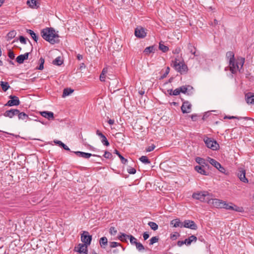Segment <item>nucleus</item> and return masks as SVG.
Returning a JSON list of instances; mask_svg holds the SVG:
<instances>
[{
    "label": "nucleus",
    "mask_w": 254,
    "mask_h": 254,
    "mask_svg": "<svg viewBox=\"0 0 254 254\" xmlns=\"http://www.w3.org/2000/svg\"><path fill=\"white\" fill-rule=\"evenodd\" d=\"M42 37L51 44L60 42L59 36L52 27L46 28L41 30Z\"/></svg>",
    "instance_id": "nucleus-1"
},
{
    "label": "nucleus",
    "mask_w": 254,
    "mask_h": 254,
    "mask_svg": "<svg viewBox=\"0 0 254 254\" xmlns=\"http://www.w3.org/2000/svg\"><path fill=\"white\" fill-rule=\"evenodd\" d=\"M245 63V59L242 57L238 58L229 63V68L232 74H236L238 71H241Z\"/></svg>",
    "instance_id": "nucleus-2"
},
{
    "label": "nucleus",
    "mask_w": 254,
    "mask_h": 254,
    "mask_svg": "<svg viewBox=\"0 0 254 254\" xmlns=\"http://www.w3.org/2000/svg\"><path fill=\"white\" fill-rule=\"evenodd\" d=\"M171 65L181 74L186 73L188 71L187 65L184 62H178V60L176 58L172 61Z\"/></svg>",
    "instance_id": "nucleus-3"
},
{
    "label": "nucleus",
    "mask_w": 254,
    "mask_h": 254,
    "mask_svg": "<svg viewBox=\"0 0 254 254\" xmlns=\"http://www.w3.org/2000/svg\"><path fill=\"white\" fill-rule=\"evenodd\" d=\"M203 141L206 146L213 150H217L219 148V145L213 138L204 136Z\"/></svg>",
    "instance_id": "nucleus-4"
},
{
    "label": "nucleus",
    "mask_w": 254,
    "mask_h": 254,
    "mask_svg": "<svg viewBox=\"0 0 254 254\" xmlns=\"http://www.w3.org/2000/svg\"><path fill=\"white\" fill-rule=\"evenodd\" d=\"M211 196L212 195L210 194L208 191H203L197 193H193L192 196L195 199L199 200L201 201L207 202L208 199H209L210 196Z\"/></svg>",
    "instance_id": "nucleus-5"
},
{
    "label": "nucleus",
    "mask_w": 254,
    "mask_h": 254,
    "mask_svg": "<svg viewBox=\"0 0 254 254\" xmlns=\"http://www.w3.org/2000/svg\"><path fill=\"white\" fill-rule=\"evenodd\" d=\"M222 208H225L227 210H234L236 212H242L244 211V209L242 207H238L234 205L232 203H227L226 201H224L222 205Z\"/></svg>",
    "instance_id": "nucleus-6"
},
{
    "label": "nucleus",
    "mask_w": 254,
    "mask_h": 254,
    "mask_svg": "<svg viewBox=\"0 0 254 254\" xmlns=\"http://www.w3.org/2000/svg\"><path fill=\"white\" fill-rule=\"evenodd\" d=\"M81 240L84 244L88 246L92 241V236L89 235L88 232L83 231L81 235Z\"/></svg>",
    "instance_id": "nucleus-7"
},
{
    "label": "nucleus",
    "mask_w": 254,
    "mask_h": 254,
    "mask_svg": "<svg viewBox=\"0 0 254 254\" xmlns=\"http://www.w3.org/2000/svg\"><path fill=\"white\" fill-rule=\"evenodd\" d=\"M9 98L10 100H8L5 104V106L9 107L13 106H18L20 104V102L18 97L14 95H10Z\"/></svg>",
    "instance_id": "nucleus-8"
},
{
    "label": "nucleus",
    "mask_w": 254,
    "mask_h": 254,
    "mask_svg": "<svg viewBox=\"0 0 254 254\" xmlns=\"http://www.w3.org/2000/svg\"><path fill=\"white\" fill-rule=\"evenodd\" d=\"M223 201L222 200L217 199V198H211L209 197V199L207 200V203L210 204H212L214 207L216 208H222V205L223 203Z\"/></svg>",
    "instance_id": "nucleus-9"
},
{
    "label": "nucleus",
    "mask_w": 254,
    "mask_h": 254,
    "mask_svg": "<svg viewBox=\"0 0 254 254\" xmlns=\"http://www.w3.org/2000/svg\"><path fill=\"white\" fill-rule=\"evenodd\" d=\"M183 227L189 228L191 230H196L197 229V226L192 220H186L183 222Z\"/></svg>",
    "instance_id": "nucleus-10"
},
{
    "label": "nucleus",
    "mask_w": 254,
    "mask_h": 254,
    "mask_svg": "<svg viewBox=\"0 0 254 254\" xmlns=\"http://www.w3.org/2000/svg\"><path fill=\"white\" fill-rule=\"evenodd\" d=\"M135 36L139 38H144L146 36V33L144 28L142 27H137L134 32Z\"/></svg>",
    "instance_id": "nucleus-11"
},
{
    "label": "nucleus",
    "mask_w": 254,
    "mask_h": 254,
    "mask_svg": "<svg viewBox=\"0 0 254 254\" xmlns=\"http://www.w3.org/2000/svg\"><path fill=\"white\" fill-rule=\"evenodd\" d=\"M191 104L188 101H183L181 106L182 112L185 113H189L191 111Z\"/></svg>",
    "instance_id": "nucleus-12"
},
{
    "label": "nucleus",
    "mask_w": 254,
    "mask_h": 254,
    "mask_svg": "<svg viewBox=\"0 0 254 254\" xmlns=\"http://www.w3.org/2000/svg\"><path fill=\"white\" fill-rule=\"evenodd\" d=\"M74 251L80 254L83 253L87 254V245L84 244H79L77 247L74 248Z\"/></svg>",
    "instance_id": "nucleus-13"
},
{
    "label": "nucleus",
    "mask_w": 254,
    "mask_h": 254,
    "mask_svg": "<svg viewBox=\"0 0 254 254\" xmlns=\"http://www.w3.org/2000/svg\"><path fill=\"white\" fill-rule=\"evenodd\" d=\"M18 113H19V110L18 109H11L9 110L6 111L3 113V116L5 117L12 118L15 116H17V114Z\"/></svg>",
    "instance_id": "nucleus-14"
},
{
    "label": "nucleus",
    "mask_w": 254,
    "mask_h": 254,
    "mask_svg": "<svg viewBox=\"0 0 254 254\" xmlns=\"http://www.w3.org/2000/svg\"><path fill=\"white\" fill-rule=\"evenodd\" d=\"M237 176L242 182L248 183V180L246 177V171L244 169H240L237 173Z\"/></svg>",
    "instance_id": "nucleus-15"
},
{
    "label": "nucleus",
    "mask_w": 254,
    "mask_h": 254,
    "mask_svg": "<svg viewBox=\"0 0 254 254\" xmlns=\"http://www.w3.org/2000/svg\"><path fill=\"white\" fill-rule=\"evenodd\" d=\"M245 99L248 104L254 105V93L248 92L246 94Z\"/></svg>",
    "instance_id": "nucleus-16"
},
{
    "label": "nucleus",
    "mask_w": 254,
    "mask_h": 254,
    "mask_svg": "<svg viewBox=\"0 0 254 254\" xmlns=\"http://www.w3.org/2000/svg\"><path fill=\"white\" fill-rule=\"evenodd\" d=\"M188 50L191 54L194 55V56L197 57L199 56V53L197 52L195 47L191 43L188 44Z\"/></svg>",
    "instance_id": "nucleus-17"
},
{
    "label": "nucleus",
    "mask_w": 254,
    "mask_h": 254,
    "mask_svg": "<svg viewBox=\"0 0 254 254\" xmlns=\"http://www.w3.org/2000/svg\"><path fill=\"white\" fill-rule=\"evenodd\" d=\"M29 54L30 53L27 52L23 55L18 56L16 59V62L19 64H23L24 60L28 59Z\"/></svg>",
    "instance_id": "nucleus-18"
},
{
    "label": "nucleus",
    "mask_w": 254,
    "mask_h": 254,
    "mask_svg": "<svg viewBox=\"0 0 254 254\" xmlns=\"http://www.w3.org/2000/svg\"><path fill=\"white\" fill-rule=\"evenodd\" d=\"M40 114L42 117L47 118L49 120L53 119L54 118V113L52 112L43 111L40 112Z\"/></svg>",
    "instance_id": "nucleus-19"
},
{
    "label": "nucleus",
    "mask_w": 254,
    "mask_h": 254,
    "mask_svg": "<svg viewBox=\"0 0 254 254\" xmlns=\"http://www.w3.org/2000/svg\"><path fill=\"white\" fill-rule=\"evenodd\" d=\"M171 225L174 227H183V223H182L179 218L175 219L170 222Z\"/></svg>",
    "instance_id": "nucleus-20"
},
{
    "label": "nucleus",
    "mask_w": 254,
    "mask_h": 254,
    "mask_svg": "<svg viewBox=\"0 0 254 254\" xmlns=\"http://www.w3.org/2000/svg\"><path fill=\"white\" fill-rule=\"evenodd\" d=\"M204 167L196 166L194 169L198 173L205 176H207L209 173L204 170Z\"/></svg>",
    "instance_id": "nucleus-21"
},
{
    "label": "nucleus",
    "mask_w": 254,
    "mask_h": 254,
    "mask_svg": "<svg viewBox=\"0 0 254 254\" xmlns=\"http://www.w3.org/2000/svg\"><path fill=\"white\" fill-rule=\"evenodd\" d=\"M37 0H28L27 3L32 8H37L39 6Z\"/></svg>",
    "instance_id": "nucleus-22"
},
{
    "label": "nucleus",
    "mask_w": 254,
    "mask_h": 254,
    "mask_svg": "<svg viewBox=\"0 0 254 254\" xmlns=\"http://www.w3.org/2000/svg\"><path fill=\"white\" fill-rule=\"evenodd\" d=\"M195 161L200 165L199 166L202 167H209V165L206 162V160L203 158L200 157H196L195 158Z\"/></svg>",
    "instance_id": "nucleus-23"
},
{
    "label": "nucleus",
    "mask_w": 254,
    "mask_h": 254,
    "mask_svg": "<svg viewBox=\"0 0 254 254\" xmlns=\"http://www.w3.org/2000/svg\"><path fill=\"white\" fill-rule=\"evenodd\" d=\"M19 120H31V119L29 117L28 115H27L24 112H20L19 111V113L17 114Z\"/></svg>",
    "instance_id": "nucleus-24"
},
{
    "label": "nucleus",
    "mask_w": 254,
    "mask_h": 254,
    "mask_svg": "<svg viewBox=\"0 0 254 254\" xmlns=\"http://www.w3.org/2000/svg\"><path fill=\"white\" fill-rule=\"evenodd\" d=\"M197 240V238L194 235H191L189 237L188 239L185 240V244L187 246H189L193 242H195Z\"/></svg>",
    "instance_id": "nucleus-25"
},
{
    "label": "nucleus",
    "mask_w": 254,
    "mask_h": 254,
    "mask_svg": "<svg viewBox=\"0 0 254 254\" xmlns=\"http://www.w3.org/2000/svg\"><path fill=\"white\" fill-rule=\"evenodd\" d=\"M206 161L209 162L210 164H211L212 166H213L214 167L218 168V166L220 164V163L217 162L215 159L211 158L209 157H208L206 159Z\"/></svg>",
    "instance_id": "nucleus-26"
},
{
    "label": "nucleus",
    "mask_w": 254,
    "mask_h": 254,
    "mask_svg": "<svg viewBox=\"0 0 254 254\" xmlns=\"http://www.w3.org/2000/svg\"><path fill=\"white\" fill-rule=\"evenodd\" d=\"M234 53L232 51H229L226 53V58L227 60H228L229 63L230 62V61H234L235 59L234 57Z\"/></svg>",
    "instance_id": "nucleus-27"
},
{
    "label": "nucleus",
    "mask_w": 254,
    "mask_h": 254,
    "mask_svg": "<svg viewBox=\"0 0 254 254\" xmlns=\"http://www.w3.org/2000/svg\"><path fill=\"white\" fill-rule=\"evenodd\" d=\"M99 243L102 248H105L108 244V240L106 237H103L100 238Z\"/></svg>",
    "instance_id": "nucleus-28"
},
{
    "label": "nucleus",
    "mask_w": 254,
    "mask_h": 254,
    "mask_svg": "<svg viewBox=\"0 0 254 254\" xmlns=\"http://www.w3.org/2000/svg\"><path fill=\"white\" fill-rule=\"evenodd\" d=\"M155 52V47L153 46H149L146 47L144 50V53H145L146 55H148L149 54L151 53H154Z\"/></svg>",
    "instance_id": "nucleus-29"
},
{
    "label": "nucleus",
    "mask_w": 254,
    "mask_h": 254,
    "mask_svg": "<svg viewBox=\"0 0 254 254\" xmlns=\"http://www.w3.org/2000/svg\"><path fill=\"white\" fill-rule=\"evenodd\" d=\"M114 153L116 154L119 156L123 164H126L127 163V160L125 158L117 149L115 150Z\"/></svg>",
    "instance_id": "nucleus-30"
},
{
    "label": "nucleus",
    "mask_w": 254,
    "mask_h": 254,
    "mask_svg": "<svg viewBox=\"0 0 254 254\" xmlns=\"http://www.w3.org/2000/svg\"><path fill=\"white\" fill-rule=\"evenodd\" d=\"M26 32L27 33H28V34H29L32 38L36 42H37V41H38V36L34 33V32L32 30H30V29H27L26 30Z\"/></svg>",
    "instance_id": "nucleus-31"
},
{
    "label": "nucleus",
    "mask_w": 254,
    "mask_h": 254,
    "mask_svg": "<svg viewBox=\"0 0 254 254\" xmlns=\"http://www.w3.org/2000/svg\"><path fill=\"white\" fill-rule=\"evenodd\" d=\"M74 91V90L70 88H66L64 89L63 93V97H65L66 96H67L71 94Z\"/></svg>",
    "instance_id": "nucleus-32"
},
{
    "label": "nucleus",
    "mask_w": 254,
    "mask_h": 254,
    "mask_svg": "<svg viewBox=\"0 0 254 254\" xmlns=\"http://www.w3.org/2000/svg\"><path fill=\"white\" fill-rule=\"evenodd\" d=\"M120 234L121 235L118 236V239L123 242H127V239L128 237V235L123 233H120Z\"/></svg>",
    "instance_id": "nucleus-33"
},
{
    "label": "nucleus",
    "mask_w": 254,
    "mask_h": 254,
    "mask_svg": "<svg viewBox=\"0 0 254 254\" xmlns=\"http://www.w3.org/2000/svg\"><path fill=\"white\" fill-rule=\"evenodd\" d=\"M167 91L169 93V95H170L177 96V95H178L179 94H180V90H179V88H176V89H175L174 90L172 89H169L167 90Z\"/></svg>",
    "instance_id": "nucleus-34"
},
{
    "label": "nucleus",
    "mask_w": 254,
    "mask_h": 254,
    "mask_svg": "<svg viewBox=\"0 0 254 254\" xmlns=\"http://www.w3.org/2000/svg\"><path fill=\"white\" fill-rule=\"evenodd\" d=\"M189 88H190L191 89L192 88V87L191 86H190V85L182 86L180 87L179 88L180 93H183L186 94V93H187V91L189 90Z\"/></svg>",
    "instance_id": "nucleus-35"
},
{
    "label": "nucleus",
    "mask_w": 254,
    "mask_h": 254,
    "mask_svg": "<svg viewBox=\"0 0 254 254\" xmlns=\"http://www.w3.org/2000/svg\"><path fill=\"white\" fill-rule=\"evenodd\" d=\"M0 85L2 89L4 91H6L10 87L8 83L7 82L0 81Z\"/></svg>",
    "instance_id": "nucleus-36"
},
{
    "label": "nucleus",
    "mask_w": 254,
    "mask_h": 254,
    "mask_svg": "<svg viewBox=\"0 0 254 254\" xmlns=\"http://www.w3.org/2000/svg\"><path fill=\"white\" fill-rule=\"evenodd\" d=\"M92 156L99 157H100L99 155H98L92 154L89 153H86V152H82L80 157H82V158H83L85 159H88Z\"/></svg>",
    "instance_id": "nucleus-37"
},
{
    "label": "nucleus",
    "mask_w": 254,
    "mask_h": 254,
    "mask_svg": "<svg viewBox=\"0 0 254 254\" xmlns=\"http://www.w3.org/2000/svg\"><path fill=\"white\" fill-rule=\"evenodd\" d=\"M16 32L15 30L10 31L8 33L6 36L7 40H10L16 36Z\"/></svg>",
    "instance_id": "nucleus-38"
},
{
    "label": "nucleus",
    "mask_w": 254,
    "mask_h": 254,
    "mask_svg": "<svg viewBox=\"0 0 254 254\" xmlns=\"http://www.w3.org/2000/svg\"><path fill=\"white\" fill-rule=\"evenodd\" d=\"M139 160L145 164H150L151 162L146 156H142L139 158Z\"/></svg>",
    "instance_id": "nucleus-39"
},
{
    "label": "nucleus",
    "mask_w": 254,
    "mask_h": 254,
    "mask_svg": "<svg viewBox=\"0 0 254 254\" xmlns=\"http://www.w3.org/2000/svg\"><path fill=\"white\" fill-rule=\"evenodd\" d=\"M63 61L61 60V58L60 57H58L57 58H56L53 61V64L55 65H61L63 64Z\"/></svg>",
    "instance_id": "nucleus-40"
},
{
    "label": "nucleus",
    "mask_w": 254,
    "mask_h": 254,
    "mask_svg": "<svg viewBox=\"0 0 254 254\" xmlns=\"http://www.w3.org/2000/svg\"><path fill=\"white\" fill-rule=\"evenodd\" d=\"M224 119H238V120H241L242 119H244L246 120H250V118H248V117H236V116H225L224 118Z\"/></svg>",
    "instance_id": "nucleus-41"
},
{
    "label": "nucleus",
    "mask_w": 254,
    "mask_h": 254,
    "mask_svg": "<svg viewBox=\"0 0 254 254\" xmlns=\"http://www.w3.org/2000/svg\"><path fill=\"white\" fill-rule=\"evenodd\" d=\"M159 49L164 53L167 52L169 50V48L161 42L159 43Z\"/></svg>",
    "instance_id": "nucleus-42"
},
{
    "label": "nucleus",
    "mask_w": 254,
    "mask_h": 254,
    "mask_svg": "<svg viewBox=\"0 0 254 254\" xmlns=\"http://www.w3.org/2000/svg\"><path fill=\"white\" fill-rule=\"evenodd\" d=\"M39 63H40V65L38 67H36V69H38V70H43L44 68V64L45 63L44 59L42 57H41L39 59Z\"/></svg>",
    "instance_id": "nucleus-43"
},
{
    "label": "nucleus",
    "mask_w": 254,
    "mask_h": 254,
    "mask_svg": "<svg viewBox=\"0 0 254 254\" xmlns=\"http://www.w3.org/2000/svg\"><path fill=\"white\" fill-rule=\"evenodd\" d=\"M148 225L154 231L157 230L158 228V225L154 222H149Z\"/></svg>",
    "instance_id": "nucleus-44"
},
{
    "label": "nucleus",
    "mask_w": 254,
    "mask_h": 254,
    "mask_svg": "<svg viewBox=\"0 0 254 254\" xmlns=\"http://www.w3.org/2000/svg\"><path fill=\"white\" fill-rule=\"evenodd\" d=\"M127 238L129 239L130 243L131 245H136L137 242V239L135 237L131 235H128V237Z\"/></svg>",
    "instance_id": "nucleus-45"
},
{
    "label": "nucleus",
    "mask_w": 254,
    "mask_h": 254,
    "mask_svg": "<svg viewBox=\"0 0 254 254\" xmlns=\"http://www.w3.org/2000/svg\"><path fill=\"white\" fill-rule=\"evenodd\" d=\"M101 141L103 145L108 146L110 145V143L107 140L106 137L104 135L101 138Z\"/></svg>",
    "instance_id": "nucleus-46"
},
{
    "label": "nucleus",
    "mask_w": 254,
    "mask_h": 254,
    "mask_svg": "<svg viewBox=\"0 0 254 254\" xmlns=\"http://www.w3.org/2000/svg\"><path fill=\"white\" fill-rule=\"evenodd\" d=\"M158 240H159V238L158 237H156V236L153 237L149 240V241H150L149 245H152L154 244V243L157 242L158 241Z\"/></svg>",
    "instance_id": "nucleus-47"
},
{
    "label": "nucleus",
    "mask_w": 254,
    "mask_h": 254,
    "mask_svg": "<svg viewBox=\"0 0 254 254\" xmlns=\"http://www.w3.org/2000/svg\"><path fill=\"white\" fill-rule=\"evenodd\" d=\"M136 249L139 251H141L144 250V247L142 244L139 242H137L135 245Z\"/></svg>",
    "instance_id": "nucleus-48"
},
{
    "label": "nucleus",
    "mask_w": 254,
    "mask_h": 254,
    "mask_svg": "<svg viewBox=\"0 0 254 254\" xmlns=\"http://www.w3.org/2000/svg\"><path fill=\"white\" fill-rule=\"evenodd\" d=\"M103 156L106 159H112L113 155L110 152L106 151Z\"/></svg>",
    "instance_id": "nucleus-49"
},
{
    "label": "nucleus",
    "mask_w": 254,
    "mask_h": 254,
    "mask_svg": "<svg viewBox=\"0 0 254 254\" xmlns=\"http://www.w3.org/2000/svg\"><path fill=\"white\" fill-rule=\"evenodd\" d=\"M170 71V68L169 67H167L166 69V71L164 72V73L160 77V79H162L166 77L167 75L168 74Z\"/></svg>",
    "instance_id": "nucleus-50"
},
{
    "label": "nucleus",
    "mask_w": 254,
    "mask_h": 254,
    "mask_svg": "<svg viewBox=\"0 0 254 254\" xmlns=\"http://www.w3.org/2000/svg\"><path fill=\"white\" fill-rule=\"evenodd\" d=\"M155 148V145L154 144H152L150 146H148L147 148H146V152H151L153 151L154 148Z\"/></svg>",
    "instance_id": "nucleus-51"
},
{
    "label": "nucleus",
    "mask_w": 254,
    "mask_h": 254,
    "mask_svg": "<svg viewBox=\"0 0 254 254\" xmlns=\"http://www.w3.org/2000/svg\"><path fill=\"white\" fill-rule=\"evenodd\" d=\"M110 247L111 248H116L118 246H121V245L120 243H118L116 242H112L110 243Z\"/></svg>",
    "instance_id": "nucleus-52"
},
{
    "label": "nucleus",
    "mask_w": 254,
    "mask_h": 254,
    "mask_svg": "<svg viewBox=\"0 0 254 254\" xmlns=\"http://www.w3.org/2000/svg\"><path fill=\"white\" fill-rule=\"evenodd\" d=\"M216 169H217L221 173L225 174V169L223 166H222L220 164L218 166V168H216Z\"/></svg>",
    "instance_id": "nucleus-53"
},
{
    "label": "nucleus",
    "mask_w": 254,
    "mask_h": 254,
    "mask_svg": "<svg viewBox=\"0 0 254 254\" xmlns=\"http://www.w3.org/2000/svg\"><path fill=\"white\" fill-rule=\"evenodd\" d=\"M117 233V231L114 227H111L110 228V233L111 235H115Z\"/></svg>",
    "instance_id": "nucleus-54"
},
{
    "label": "nucleus",
    "mask_w": 254,
    "mask_h": 254,
    "mask_svg": "<svg viewBox=\"0 0 254 254\" xmlns=\"http://www.w3.org/2000/svg\"><path fill=\"white\" fill-rule=\"evenodd\" d=\"M127 172L130 174H134L136 173V170L132 167L127 169Z\"/></svg>",
    "instance_id": "nucleus-55"
},
{
    "label": "nucleus",
    "mask_w": 254,
    "mask_h": 254,
    "mask_svg": "<svg viewBox=\"0 0 254 254\" xmlns=\"http://www.w3.org/2000/svg\"><path fill=\"white\" fill-rule=\"evenodd\" d=\"M8 56L9 58L12 60L14 59L15 58V55H14V53L12 51H10V50L8 52Z\"/></svg>",
    "instance_id": "nucleus-56"
},
{
    "label": "nucleus",
    "mask_w": 254,
    "mask_h": 254,
    "mask_svg": "<svg viewBox=\"0 0 254 254\" xmlns=\"http://www.w3.org/2000/svg\"><path fill=\"white\" fill-rule=\"evenodd\" d=\"M19 41L20 42L23 44H25L26 43V39L22 36H20L19 37Z\"/></svg>",
    "instance_id": "nucleus-57"
},
{
    "label": "nucleus",
    "mask_w": 254,
    "mask_h": 254,
    "mask_svg": "<svg viewBox=\"0 0 254 254\" xmlns=\"http://www.w3.org/2000/svg\"><path fill=\"white\" fill-rule=\"evenodd\" d=\"M180 235L178 233H175V234L171 235V238L172 240H176L177 238Z\"/></svg>",
    "instance_id": "nucleus-58"
},
{
    "label": "nucleus",
    "mask_w": 254,
    "mask_h": 254,
    "mask_svg": "<svg viewBox=\"0 0 254 254\" xmlns=\"http://www.w3.org/2000/svg\"><path fill=\"white\" fill-rule=\"evenodd\" d=\"M143 237L144 240H146L149 237V235L147 232H145L143 234Z\"/></svg>",
    "instance_id": "nucleus-59"
},
{
    "label": "nucleus",
    "mask_w": 254,
    "mask_h": 254,
    "mask_svg": "<svg viewBox=\"0 0 254 254\" xmlns=\"http://www.w3.org/2000/svg\"><path fill=\"white\" fill-rule=\"evenodd\" d=\"M181 52L180 48H177L173 51L174 54H178Z\"/></svg>",
    "instance_id": "nucleus-60"
},
{
    "label": "nucleus",
    "mask_w": 254,
    "mask_h": 254,
    "mask_svg": "<svg viewBox=\"0 0 254 254\" xmlns=\"http://www.w3.org/2000/svg\"><path fill=\"white\" fill-rule=\"evenodd\" d=\"M96 134L98 136H99L100 137V138H101L103 136L105 135L101 132H100L99 130H96Z\"/></svg>",
    "instance_id": "nucleus-61"
},
{
    "label": "nucleus",
    "mask_w": 254,
    "mask_h": 254,
    "mask_svg": "<svg viewBox=\"0 0 254 254\" xmlns=\"http://www.w3.org/2000/svg\"><path fill=\"white\" fill-rule=\"evenodd\" d=\"M184 244H185V240L184 241H179L177 242V245L179 247L182 246Z\"/></svg>",
    "instance_id": "nucleus-62"
},
{
    "label": "nucleus",
    "mask_w": 254,
    "mask_h": 254,
    "mask_svg": "<svg viewBox=\"0 0 254 254\" xmlns=\"http://www.w3.org/2000/svg\"><path fill=\"white\" fill-rule=\"evenodd\" d=\"M105 78H106V75H103L101 73L100 75V80L101 81H105Z\"/></svg>",
    "instance_id": "nucleus-63"
},
{
    "label": "nucleus",
    "mask_w": 254,
    "mask_h": 254,
    "mask_svg": "<svg viewBox=\"0 0 254 254\" xmlns=\"http://www.w3.org/2000/svg\"><path fill=\"white\" fill-rule=\"evenodd\" d=\"M107 72H108L107 68L104 67L102 71L101 74H102L103 75H104V74L106 75V73H107Z\"/></svg>",
    "instance_id": "nucleus-64"
}]
</instances>
